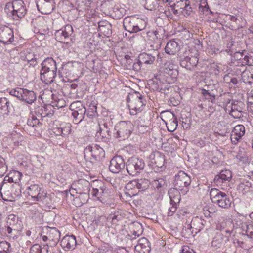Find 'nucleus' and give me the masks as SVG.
<instances>
[{"label":"nucleus","mask_w":253,"mask_h":253,"mask_svg":"<svg viewBox=\"0 0 253 253\" xmlns=\"http://www.w3.org/2000/svg\"><path fill=\"white\" fill-rule=\"evenodd\" d=\"M4 10L9 17L15 20L23 18L27 12L25 4L22 0H13L6 3Z\"/></svg>","instance_id":"1"},{"label":"nucleus","mask_w":253,"mask_h":253,"mask_svg":"<svg viewBox=\"0 0 253 253\" xmlns=\"http://www.w3.org/2000/svg\"><path fill=\"white\" fill-rule=\"evenodd\" d=\"M26 191L35 203L39 202L48 207L51 206L52 200L50 196L47 195L40 185L31 184L27 188Z\"/></svg>","instance_id":"2"},{"label":"nucleus","mask_w":253,"mask_h":253,"mask_svg":"<svg viewBox=\"0 0 253 253\" xmlns=\"http://www.w3.org/2000/svg\"><path fill=\"white\" fill-rule=\"evenodd\" d=\"M147 25V20L136 16L126 17L123 20L125 29L129 33H137L144 30Z\"/></svg>","instance_id":"3"},{"label":"nucleus","mask_w":253,"mask_h":253,"mask_svg":"<svg viewBox=\"0 0 253 253\" xmlns=\"http://www.w3.org/2000/svg\"><path fill=\"white\" fill-rule=\"evenodd\" d=\"M212 202L223 209L230 207L231 201L230 197L224 192L216 188H212L210 192Z\"/></svg>","instance_id":"4"},{"label":"nucleus","mask_w":253,"mask_h":253,"mask_svg":"<svg viewBox=\"0 0 253 253\" xmlns=\"http://www.w3.org/2000/svg\"><path fill=\"white\" fill-rule=\"evenodd\" d=\"M132 130V125L130 122H119L113 128V137L123 140L128 138Z\"/></svg>","instance_id":"5"},{"label":"nucleus","mask_w":253,"mask_h":253,"mask_svg":"<svg viewBox=\"0 0 253 253\" xmlns=\"http://www.w3.org/2000/svg\"><path fill=\"white\" fill-rule=\"evenodd\" d=\"M143 99V96L136 92L128 96L127 102L131 115H135L142 110L145 106Z\"/></svg>","instance_id":"6"},{"label":"nucleus","mask_w":253,"mask_h":253,"mask_svg":"<svg viewBox=\"0 0 253 253\" xmlns=\"http://www.w3.org/2000/svg\"><path fill=\"white\" fill-rule=\"evenodd\" d=\"M191 182L190 176L183 171H180L174 176V186L179 189L183 194L189 190V187Z\"/></svg>","instance_id":"7"},{"label":"nucleus","mask_w":253,"mask_h":253,"mask_svg":"<svg viewBox=\"0 0 253 253\" xmlns=\"http://www.w3.org/2000/svg\"><path fill=\"white\" fill-rule=\"evenodd\" d=\"M145 166L144 161L136 157L129 158L126 163V169L128 173L132 176H136L143 169Z\"/></svg>","instance_id":"8"},{"label":"nucleus","mask_w":253,"mask_h":253,"mask_svg":"<svg viewBox=\"0 0 253 253\" xmlns=\"http://www.w3.org/2000/svg\"><path fill=\"white\" fill-rule=\"evenodd\" d=\"M105 151L97 144L88 145L84 150V156L86 159L100 160L105 157Z\"/></svg>","instance_id":"9"},{"label":"nucleus","mask_w":253,"mask_h":253,"mask_svg":"<svg viewBox=\"0 0 253 253\" xmlns=\"http://www.w3.org/2000/svg\"><path fill=\"white\" fill-rule=\"evenodd\" d=\"M110 194V190L102 182H100V185H98L97 187L93 188L91 192V195L93 197H96L97 200L105 205L109 204L108 201Z\"/></svg>","instance_id":"10"},{"label":"nucleus","mask_w":253,"mask_h":253,"mask_svg":"<svg viewBox=\"0 0 253 253\" xmlns=\"http://www.w3.org/2000/svg\"><path fill=\"white\" fill-rule=\"evenodd\" d=\"M70 109L73 111V122L78 124L84 118L86 109L81 101L73 102L70 105Z\"/></svg>","instance_id":"11"},{"label":"nucleus","mask_w":253,"mask_h":253,"mask_svg":"<svg viewBox=\"0 0 253 253\" xmlns=\"http://www.w3.org/2000/svg\"><path fill=\"white\" fill-rule=\"evenodd\" d=\"M199 54L196 52L194 55L192 53L186 52L184 57L182 58L180 65L187 70H192L195 68L198 63Z\"/></svg>","instance_id":"12"},{"label":"nucleus","mask_w":253,"mask_h":253,"mask_svg":"<svg viewBox=\"0 0 253 253\" xmlns=\"http://www.w3.org/2000/svg\"><path fill=\"white\" fill-rule=\"evenodd\" d=\"M73 33V27L67 24L60 29L55 31L54 35L56 40L61 42H68L66 40L72 36Z\"/></svg>","instance_id":"13"},{"label":"nucleus","mask_w":253,"mask_h":253,"mask_svg":"<svg viewBox=\"0 0 253 253\" xmlns=\"http://www.w3.org/2000/svg\"><path fill=\"white\" fill-rule=\"evenodd\" d=\"M125 167V163L123 157L120 156H116L111 160L109 169L112 173H118L124 169Z\"/></svg>","instance_id":"14"},{"label":"nucleus","mask_w":253,"mask_h":253,"mask_svg":"<svg viewBox=\"0 0 253 253\" xmlns=\"http://www.w3.org/2000/svg\"><path fill=\"white\" fill-rule=\"evenodd\" d=\"M38 10L43 14L50 13L55 7L53 0H38L37 2Z\"/></svg>","instance_id":"15"},{"label":"nucleus","mask_w":253,"mask_h":253,"mask_svg":"<svg viewBox=\"0 0 253 253\" xmlns=\"http://www.w3.org/2000/svg\"><path fill=\"white\" fill-rule=\"evenodd\" d=\"M14 41V34L12 29L4 26L0 28V42L4 44H11Z\"/></svg>","instance_id":"16"},{"label":"nucleus","mask_w":253,"mask_h":253,"mask_svg":"<svg viewBox=\"0 0 253 253\" xmlns=\"http://www.w3.org/2000/svg\"><path fill=\"white\" fill-rule=\"evenodd\" d=\"M230 115L235 118L243 117V113L245 111V105L242 101H234L231 104Z\"/></svg>","instance_id":"17"},{"label":"nucleus","mask_w":253,"mask_h":253,"mask_svg":"<svg viewBox=\"0 0 253 253\" xmlns=\"http://www.w3.org/2000/svg\"><path fill=\"white\" fill-rule=\"evenodd\" d=\"M245 133V127L242 125H236L231 133V141L233 144H236Z\"/></svg>","instance_id":"18"},{"label":"nucleus","mask_w":253,"mask_h":253,"mask_svg":"<svg viewBox=\"0 0 253 253\" xmlns=\"http://www.w3.org/2000/svg\"><path fill=\"white\" fill-rule=\"evenodd\" d=\"M13 188L8 183L3 182L1 185L0 193L2 198L5 201H12L15 196L13 195Z\"/></svg>","instance_id":"19"},{"label":"nucleus","mask_w":253,"mask_h":253,"mask_svg":"<svg viewBox=\"0 0 253 253\" xmlns=\"http://www.w3.org/2000/svg\"><path fill=\"white\" fill-rule=\"evenodd\" d=\"M150 250L148 240L144 237L139 239L135 247V253H149Z\"/></svg>","instance_id":"20"},{"label":"nucleus","mask_w":253,"mask_h":253,"mask_svg":"<svg viewBox=\"0 0 253 253\" xmlns=\"http://www.w3.org/2000/svg\"><path fill=\"white\" fill-rule=\"evenodd\" d=\"M150 162L152 165L162 168L165 164V156L159 152L151 154L150 156Z\"/></svg>","instance_id":"21"},{"label":"nucleus","mask_w":253,"mask_h":253,"mask_svg":"<svg viewBox=\"0 0 253 253\" xmlns=\"http://www.w3.org/2000/svg\"><path fill=\"white\" fill-rule=\"evenodd\" d=\"M47 234L49 235V244L51 247L56 245L60 238L59 231L56 228H50Z\"/></svg>","instance_id":"22"},{"label":"nucleus","mask_w":253,"mask_h":253,"mask_svg":"<svg viewBox=\"0 0 253 253\" xmlns=\"http://www.w3.org/2000/svg\"><path fill=\"white\" fill-rule=\"evenodd\" d=\"M60 244L67 250L74 249L76 245V238L73 235H66L61 240Z\"/></svg>","instance_id":"23"},{"label":"nucleus","mask_w":253,"mask_h":253,"mask_svg":"<svg viewBox=\"0 0 253 253\" xmlns=\"http://www.w3.org/2000/svg\"><path fill=\"white\" fill-rule=\"evenodd\" d=\"M56 76L57 72L40 70V79L45 84L53 83Z\"/></svg>","instance_id":"24"},{"label":"nucleus","mask_w":253,"mask_h":253,"mask_svg":"<svg viewBox=\"0 0 253 253\" xmlns=\"http://www.w3.org/2000/svg\"><path fill=\"white\" fill-rule=\"evenodd\" d=\"M206 221L201 217L196 216L193 217L190 224V228L195 229V233L200 231L203 229Z\"/></svg>","instance_id":"25"},{"label":"nucleus","mask_w":253,"mask_h":253,"mask_svg":"<svg viewBox=\"0 0 253 253\" xmlns=\"http://www.w3.org/2000/svg\"><path fill=\"white\" fill-rule=\"evenodd\" d=\"M180 49L178 43L174 40H169L165 48V52L169 55H174Z\"/></svg>","instance_id":"26"},{"label":"nucleus","mask_w":253,"mask_h":253,"mask_svg":"<svg viewBox=\"0 0 253 253\" xmlns=\"http://www.w3.org/2000/svg\"><path fill=\"white\" fill-rule=\"evenodd\" d=\"M136 180L129 182L125 186V193L126 195L131 197L137 194Z\"/></svg>","instance_id":"27"},{"label":"nucleus","mask_w":253,"mask_h":253,"mask_svg":"<svg viewBox=\"0 0 253 253\" xmlns=\"http://www.w3.org/2000/svg\"><path fill=\"white\" fill-rule=\"evenodd\" d=\"M155 57L150 54L143 53L139 56L138 62L141 67L144 65H151L154 63Z\"/></svg>","instance_id":"28"},{"label":"nucleus","mask_w":253,"mask_h":253,"mask_svg":"<svg viewBox=\"0 0 253 253\" xmlns=\"http://www.w3.org/2000/svg\"><path fill=\"white\" fill-rule=\"evenodd\" d=\"M179 191V189L175 187L169 190V195L170 199V204H179L181 200Z\"/></svg>","instance_id":"29"},{"label":"nucleus","mask_w":253,"mask_h":253,"mask_svg":"<svg viewBox=\"0 0 253 253\" xmlns=\"http://www.w3.org/2000/svg\"><path fill=\"white\" fill-rule=\"evenodd\" d=\"M179 4H182L183 5V7L180 8V12H181L184 16H188L192 11L191 7L189 5V2L186 0H181L177 2L176 4H175V7L178 8Z\"/></svg>","instance_id":"30"},{"label":"nucleus","mask_w":253,"mask_h":253,"mask_svg":"<svg viewBox=\"0 0 253 253\" xmlns=\"http://www.w3.org/2000/svg\"><path fill=\"white\" fill-rule=\"evenodd\" d=\"M22 94L21 100L24 101L28 104H31L36 99L35 94L33 91L23 89Z\"/></svg>","instance_id":"31"},{"label":"nucleus","mask_w":253,"mask_h":253,"mask_svg":"<svg viewBox=\"0 0 253 253\" xmlns=\"http://www.w3.org/2000/svg\"><path fill=\"white\" fill-rule=\"evenodd\" d=\"M11 104L5 97L0 99V114L1 115H7L9 112L10 106Z\"/></svg>","instance_id":"32"},{"label":"nucleus","mask_w":253,"mask_h":253,"mask_svg":"<svg viewBox=\"0 0 253 253\" xmlns=\"http://www.w3.org/2000/svg\"><path fill=\"white\" fill-rule=\"evenodd\" d=\"M21 222L18 220V218L14 214L8 215L7 220V225L12 226L14 229H19Z\"/></svg>","instance_id":"33"},{"label":"nucleus","mask_w":253,"mask_h":253,"mask_svg":"<svg viewBox=\"0 0 253 253\" xmlns=\"http://www.w3.org/2000/svg\"><path fill=\"white\" fill-rule=\"evenodd\" d=\"M224 236L221 233H216L211 242V245L213 247L220 248L223 243Z\"/></svg>","instance_id":"34"},{"label":"nucleus","mask_w":253,"mask_h":253,"mask_svg":"<svg viewBox=\"0 0 253 253\" xmlns=\"http://www.w3.org/2000/svg\"><path fill=\"white\" fill-rule=\"evenodd\" d=\"M176 65L174 63V61L173 60L167 61L164 64L165 67V72L170 74L169 71H172L173 74V72L177 73V71L176 69Z\"/></svg>","instance_id":"35"},{"label":"nucleus","mask_w":253,"mask_h":253,"mask_svg":"<svg viewBox=\"0 0 253 253\" xmlns=\"http://www.w3.org/2000/svg\"><path fill=\"white\" fill-rule=\"evenodd\" d=\"M41 66L48 67L50 69L55 70L57 69V64L56 61L51 57H48L45 59L41 64Z\"/></svg>","instance_id":"36"},{"label":"nucleus","mask_w":253,"mask_h":253,"mask_svg":"<svg viewBox=\"0 0 253 253\" xmlns=\"http://www.w3.org/2000/svg\"><path fill=\"white\" fill-rule=\"evenodd\" d=\"M99 125L100 129L99 131L97 132V134L99 133L103 138H106L108 139H110L112 136L113 137V131L112 132L109 127L103 128V127L101 126L100 124Z\"/></svg>","instance_id":"37"},{"label":"nucleus","mask_w":253,"mask_h":253,"mask_svg":"<svg viewBox=\"0 0 253 253\" xmlns=\"http://www.w3.org/2000/svg\"><path fill=\"white\" fill-rule=\"evenodd\" d=\"M77 193H78V192H77ZM79 193L80 194L79 196L75 199V201L80 200V203L77 206H80L86 203L89 199V195L87 192L80 191Z\"/></svg>","instance_id":"38"},{"label":"nucleus","mask_w":253,"mask_h":253,"mask_svg":"<svg viewBox=\"0 0 253 253\" xmlns=\"http://www.w3.org/2000/svg\"><path fill=\"white\" fill-rule=\"evenodd\" d=\"M135 180L137 184L136 187L137 191L138 190H144L149 186V181L147 179H140Z\"/></svg>","instance_id":"39"},{"label":"nucleus","mask_w":253,"mask_h":253,"mask_svg":"<svg viewBox=\"0 0 253 253\" xmlns=\"http://www.w3.org/2000/svg\"><path fill=\"white\" fill-rule=\"evenodd\" d=\"M161 118L165 123L169 122V120L170 121L173 119L177 118L173 113L169 111L162 112L161 113Z\"/></svg>","instance_id":"40"},{"label":"nucleus","mask_w":253,"mask_h":253,"mask_svg":"<svg viewBox=\"0 0 253 253\" xmlns=\"http://www.w3.org/2000/svg\"><path fill=\"white\" fill-rule=\"evenodd\" d=\"M232 178V172L229 170H222L220 173L218 174V179H223L224 180L229 182Z\"/></svg>","instance_id":"41"},{"label":"nucleus","mask_w":253,"mask_h":253,"mask_svg":"<svg viewBox=\"0 0 253 253\" xmlns=\"http://www.w3.org/2000/svg\"><path fill=\"white\" fill-rule=\"evenodd\" d=\"M11 247L10 244L5 241L0 242V253H10Z\"/></svg>","instance_id":"42"},{"label":"nucleus","mask_w":253,"mask_h":253,"mask_svg":"<svg viewBox=\"0 0 253 253\" xmlns=\"http://www.w3.org/2000/svg\"><path fill=\"white\" fill-rule=\"evenodd\" d=\"M168 130L169 132H173L177 128L178 125V121L177 118L173 119L171 121L165 123Z\"/></svg>","instance_id":"43"},{"label":"nucleus","mask_w":253,"mask_h":253,"mask_svg":"<svg viewBox=\"0 0 253 253\" xmlns=\"http://www.w3.org/2000/svg\"><path fill=\"white\" fill-rule=\"evenodd\" d=\"M113 12L116 19H120L125 14V9L119 6H115L113 9Z\"/></svg>","instance_id":"44"},{"label":"nucleus","mask_w":253,"mask_h":253,"mask_svg":"<svg viewBox=\"0 0 253 253\" xmlns=\"http://www.w3.org/2000/svg\"><path fill=\"white\" fill-rule=\"evenodd\" d=\"M145 8L149 10H154L158 6L157 0H146Z\"/></svg>","instance_id":"45"},{"label":"nucleus","mask_w":253,"mask_h":253,"mask_svg":"<svg viewBox=\"0 0 253 253\" xmlns=\"http://www.w3.org/2000/svg\"><path fill=\"white\" fill-rule=\"evenodd\" d=\"M7 171V166L5 160L2 157L0 156V176H3Z\"/></svg>","instance_id":"46"},{"label":"nucleus","mask_w":253,"mask_h":253,"mask_svg":"<svg viewBox=\"0 0 253 253\" xmlns=\"http://www.w3.org/2000/svg\"><path fill=\"white\" fill-rule=\"evenodd\" d=\"M251 186V184L250 182L246 180H243L239 183L238 185V189L242 192H246L248 191Z\"/></svg>","instance_id":"47"},{"label":"nucleus","mask_w":253,"mask_h":253,"mask_svg":"<svg viewBox=\"0 0 253 253\" xmlns=\"http://www.w3.org/2000/svg\"><path fill=\"white\" fill-rule=\"evenodd\" d=\"M218 175H216L214 179V183L217 186H220L222 189H225L229 182L223 179H218Z\"/></svg>","instance_id":"48"},{"label":"nucleus","mask_w":253,"mask_h":253,"mask_svg":"<svg viewBox=\"0 0 253 253\" xmlns=\"http://www.w3.org/2000/svg\"><path fill=\"white\" fill-rule=\"evenodd\" d=\"M27 125L32 127L36 126L37 125L41 124V123L39 119L34 115L29 116L27 120Z\"/></svg>","instance_id":"49"},{"label":"nucleus","mask_w":253,"mask_h":253,"mask_svg":"<svg viewBox=\"0 0 253 253\" xmlns=\"http://www.w3.org/2000/svg\"><path fill=\"white\" fill-rule=\"evenodd\" d=\"M23 88H16L10 90L9 93L11 95L16 97L19 100H21Z\"/></svg>","instance_id":"50"},{"label":"nucleus","mask_w":253,"mask_h":253,"mask_svg":"<svg viewBox=\"0 0 253 253\" xmlns=\"http://www.w3.org/2000/svg\"><path fill=\"white\" fill-rule=\"evenodd\" d=\"M61 133L63 136H66L69 135L71 132V125L70 124H66L64 126L61 127Z\"/></svg>","instance_id":"51"},{"label":"nucleus","mask_w":253,"mask_h":253,"mask_svg":"<svg viewBox=\"0 0 253 253\" xmlns=\"http://www.w3.org/2000/svg\"><path fill=\"white\" fill-rule=\"evenodd\" d=\"M204 210V215L206 217H211L216 212V210L213 206L205 207Z\"/></svg>","instance_id":"52"},{"label":"nucleus","mask_w":253,"mask_h":253,"mask_svg":"<svg viewBox=\"0 0 253 253\" xmlns=\"http://www.w3.org/2000/svg\"><path fill=\"white\" fill-rule=\"evenodd\" d=\"M121 216L118 214H111L108 216L107 219L108 220H110L113 224L117 225L118 224V222L121 219Z\"/></svg>","instance_id":"53"},{"label":"nucleus","mask_w":253,"mask_h":253,"mask_svg":"<svg viewBox=\"0 0 253 253\" xmlns=\"http://www.w3.org/2000/svg\"><path fill=\"white\" fill-rule=\"evenodd\" d=\"M97 115V112L96 111V107L95 106H92V108H90L87 113V117L93 118L95 117Z\"/></svg>","instance_id":"54"},{"label":"nucleus","mask_w":253,"mask_h":253,"mask_svg":"<svg viewBox=\"0 0 253 253\" xmlns=\"http://www.w3.org/2000/svg\"><path fill=\"white\" fill-rule=\"evenodd\" d=\"M170 207L169 208L168 211V216H171L176 212L179 204H170Z\"/></svg>","instance_id":"55"},{"label":"nucleus","mask_w":253,"mask_h":253,"mask_svg":"<svg viewBox=\"0 0 253 253\" xmlns=\"http://www.w3.org/2000/svg\"><path fill=\"white\" fill-rule=\"evenodd\" d=\"M30 253H41V246L37 244H36L32 246L30 249Z\"/></svg>","instance_id":"56"},{"label":"nucleus","mask_w":253,"mask_h":253,"mask_svg":"<svg viewBox=\"0 0 253 253\" xmlns=\"http://www.w3.org/2000/svg\"><path fill=\"white\" fill-rule=\"evenodd\" d=\"M251 58V56L245 55L243 59V61L241 62V64L242 65H251L253 62L250 61Z\"/></svg>","instance_id":"57"},{"label":"nucleus","mask_w":253,"mask_h":253,"mask_svg":"<svg viewBox=\"0 0 253 253\" xmlns=\"http://www.w3.org/2000/svg\"><path fill=\"white\" fill-rule=\"evenodd\" d=\"M147 35L148 37H152L153 41L158 40L159 38L158 31L156 30L147 32Z\"/></svg>","instance_id":"58"},{"label":"nucleus","mask_w":253,"mask_h":253,"mask_svg":"<svg viewBox=\"0 0 253 253\" xmlns=\"http://www.w3.org/2000/svg\"><path fill=\"white\" fill-rule=\"evenodd\" d=\"M153 184L157 188H161L165 184V181L163 179H159L154 181Z\"/></svg>","instance_id":"59"},{"label":"nucleus","mask_w":253,"mask_h":253,"mask_svg":"<svg viewBox=\"0 0 253 253\" xmlns=\"http://www.w3.org/2000/svg\"><path fill=\"white\" fill-rule=\"evenodd\" d=\"M246 235L250 238H253V227L252 225L247 226L246 231Z\"/></svg>","instance_id":"60"},{"label":"nucleus","mask_w":253,"mask_h":253,"mask_svg":"<svg viewBox=\"0 0 253 253\" xmlns=\"http://www.w3.org/2000/svg\"><path fill=\"white\" fill-rule=\"evenodd\" d=\"M19 229H14V228L10 226H8L6 229V233L9 235V236L11 237L12 234V232H17Z\"/></svg>","instance_id":"61"},{"label":"nucleus","mask_w":253,"mask_h":253,"mask_svg":"<svg viewBox=\"0 0 253 253\" xmlns=\"http://www.w3.org/2000/svg\"><path fill=\"white\" fill-rule=\"evenodd\" d=\"M246 52L245 50L241 52H237L234 54V58L236 60H241V58L244 55V52Z\"/></svg>","instance_id":"62"},{"label":"nucleus","mask_w":253,"mask_h":253,"mask_svg":"<svg viewBox=\"0 0 253 253\" xmlns=\"http://www.w3.org/2000/svg\"><path fill=\"white\" fill-rule=\"evenodd\" d=\"M35 56L33 53L27 52L25 53L24 59L28 62V59H33Z\"/></svg>","instance_id":"63"},{"label":"nucleus","mask_w":253,"mask_h":253,"mask_svg":"<svg viewBox=\"0 0 253 253\" xmlns=\"http://www.w3.org/2000/svg\"><path fill=\"white\" fill-rule=\"evenodd\" d=\"M181 253H195L193 250H190L188 247H184L182 250Z\"/></svg>","instance_id":"64"}]
</instances>
